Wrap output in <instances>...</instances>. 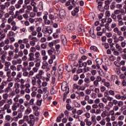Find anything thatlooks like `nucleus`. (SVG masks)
<instances>
[{
  "mask_svg": "<svg viewBox=\"0 0 126 126\" xmlns=\"http://www.w3.org/2000/svg\"><path fill=\"white\" fill-rule=\"evenodd\" d=\"M121 95L120 94H117L115 95V98L117 100H122V101H125L126 99V90L124 89L121 91Z\"/></svg>",
  "mask_w": 126,
  "mask_h": 126,
  "instance_id": "obj_1",
  "label": "nucleus"
},
{
  "mask_svg": "<svg viewBox=\"0 0 126 126\" xmlns=\"http://www.w3.org/2000/svg\"><path fill=\"white\" fill-rule=\"evenodd\" d=\"M49 13L47 11L44 12V15L43 17V19L44 20V23L45 25H52L54 24V22L48 19V15Z\"/></svg>",
  "mask_w": 126,
  "mask_h": 126,
  "instance_id": "obj_2",
  "label": "nucleus"
},
{
  "mask_svg": "<svg viewBox=\"0 0 126 126\" xmlns=\"http://www.w3.org/2000/svg\"><path fill=\"white\" fill-rule=\"evenodd\" d=\"M42 32L46 35H51L53 33V29L48 27H44L42 29Z\"/></svg>",
  "mask_w": 126,
  "mask_h": 126,
  "instance_id": "obj_3",
  "label": "nucleus"
},
{
  "mask_svg": "<svg viewBox=\"0 0 126 126\" xmlns=\"http://www.w3.org/2000/svg\"><path fill=\"white\" fill-rule=\"evenodd\" d=\"M113 39L115 43H118L119 42H123L125 40V37L122 35H119L118 37L117 34L113 35Z\"/></svg>",
  "mask_w": 126,
  "mask_h": 126,
  "instance_id": "obj_4",
  "label": "nucleus"
},
{
  "mask_svg": "<svg viewBox=\"0 0 126 126\" xmlns=\"http://www.w3.org/2000/svg\"><path fill=\"white\" fill-rule=\"evenodd\" d=\"M61 88L63 91H65V94H68L69 93V88L67 87V84L66 83H63Z\"/></svg>",
  "mask_w": 126,
  "mask_h": 126,
  "instance_id": "obj_5",
  "label": "nucleus"
},
{
  "mask_svg": "<svg viewBox=\"0 0 126 126\" xmlns=\"http://www.w3.org/2000/svg\"><path fill=\"white\" fill-rule=\"evenodd\" d=\"M84 100L88 102V104L92 105L94 103V100L92 99H90V96L88 95H85L84 96Z\"/></svg>",
  "mask_w": 126,
  "mask_h": 126,
  "instance_id": "obj_6",
  "label": "nucleus"
},
{
  "mask_svg": "<svg viewBox=\"0 0 126 126\" xmlns=\"http://www.w3.org/2000/svg\"><path fill=\"white\" fill-rule=\"evenodd\" d=\"M74 30V24L73 23H69L67 26V31L68 32H72Z\"/></svg>",
  "mask_w": 126,
  "mask_h": 126,
  "instance_id": "obj_7",
  "label": "nucleus"
},
{
  "mask_svg": "<svg viewBox=\"0 0 126 126\" xmlns=\"http://www.w3.org/2000/svg\"><path fill=\"white\" fill-rule=\"evenodd\" d=\"M7 23H8V24L9 25L11 24V25L16 23V22L14 21V17H13V16H12L8 18L7 20Z\"/></svg>",
  "mask_w": 126,
  "mask_h": 126,
  "instance_id": "obj_8",
  "label": "nucleus"
},
{
  "mask_svg": "<svg viewBox=\"0 0 126 126\" xmlns=\"http://www.w3.org/2000/svg\"><path fill=\"white\" fill-rule=\"evenodd\" d=\"M42 69H45L46 72L50 71L51 70V67L49 66V63H46L45 64H43L41 67Z\"/></svg>",
  "mask_w": 126,
  "mask_h": 126,
  "instance_id": "obj_9",
  "label": "nucleus"
},
{
  "mask_svg": "<svg viewBox=\"0 0 126 126\" xmlns=\"http://www.w3.org/2000/svg\"><path fill=\"white\" fill-rule=\"evenodd\" d=\"M95 63H96V66L98 68V69H100L101 64L103 63V60L101 59L100 58H97L95 60Z\"/></svg>",
  "mask_w": 126,
  "mask_h": 126,
  "instance_id": "obj_10",
  "label": "nucleus"
},
{
  "mask_svg": "<svg viewBox=\"0 0 126 126\" xmlns=\"http://www.w3.org/2000/svg\"><path fill=\"white\" fill-rule=\"evenodd\" d=\"M60 18L61 19H64L65 18V11L64 9H61L60 11Z\"/></svg>",
  "mask_w": 126,
  "mask_h": 126,
  "instance_id": "obj_11",
  "label": "nucleus"
},
{
  "mask_svg": "<svg viewBox=\"0 0 126 126\" xmlns=\"http://www.w3.org/2000/svg\"><path fill=\"white\" fill-rule=\"evenodd\" d=\"M22 77V75L21 74V73H19L17 74L16 77L14 78V81L15 82L17 83H19V82H20V78Z\"/></svg>",
  "mask_w": 126,
  "mask_h": 126,
  "instance_id": "obj_12",
  "label": "nucleus"
},
{
  "mask_svg": "<svg viewBox=\"0 0 126 126\" xmlns=\"http://www.w3.org/2000/svg\"><path fill=\"white\" fill-rule=\"evenodd\" d=\"M61 41L62 42L63 46H65L67 44V40H66V38L65 37V35H62Z\"/></svg>",
  "mask_w": 126,
  "mask_h": 126,
  "instance_id": "obj_13",
  "label": "nucleus"
},
{
  "mask_svg": "<svg viewBox=\"0 0 126 126\" xmlns=\"http://www.w3.org/2000/svg\"><path fill=\"white\" fill-rule=\"evenodd\" d=\"M20 104L18 103H13L11 106L12 111H16L19 108Z\"/></svg>",
  "mask_w": 126,
  "mask_h": 126,
  "instance_id": "obj_14",
  "label": "nucleus"
},
{
  "mask_svg": "<svg viewBox=\"0 0 126 126\" xmlns=\"http://www.w3.org/2000/svg\"><path fill=\"white\" fill-rule=\"evenodd\" d=\"M68 59L70 61H75V60L77 59V55H76V54H70L68 56Z\"/></svg>",
  "mask_w": 126,
  "mask_h": 126,
  "instance_id": "obj_15",
  "label": "nucleus"
},
{
  "mask_svg": "<svg viewBox=\"0 0 126 126\" xmlns=\"http://www.w3.org/2000/svg\"><path fill=\"white\" fill-rule=\"evenodd\" d=\"M113 32L117 34L118 36H121V35H123L122 32L120 31L118 27H116L113 29Z\"/></svg>",
  "mask_w": 126,
  "mask_h": 126,
  "instance_id": "obj_16",
  "label": "nucleus"
},
{
  "mask_svg": "<svg viewBox=\"0 0 126 126\" xmlns=\"http://www.w3.org/2000/svg\"><path fill=\"white\" fill-rule=\"evenodd\" d=\"M11 29V26L9 24L6 25L5 28L3 29L4 33H7Z\"/></svg>",
  "mask_w": 126,
  "mask_h": 126,
  "instance_id": "obj_17",
  "label": "nucleus"
},
{
  "mask_svg": "<svg viewBox=\"0 0 126 126\" xmlns=\"http://www.w3.org/2000/svg\"><path fill=\"white\" fill-rule=\"evenodd\" d=\"M35 55L34 53H30L29 54V60L30 62H33V61H35Z\"/></svg>",
  "mask_w": 126,
  "mask_h": 126,
  "instance_id": "obj_18",
  "label": "nucleus"
},
{
  "mask_svg": "<svg viewBox=\"0 0 126 126\" xmlns=\"http://www.w3.org/2000/svg\"><path fill=\"white\" fill-rule=\"evenodd\" d=\"M64 69V66L63 65H60L58 68V73L60 74H62L63 72V70Z\"/></svg>",
  "mask_w": 126,
  "mask_h": 126,
  "instance_id": "obj_19",
  "label": "nucleus"
},
{
  "mask_svg": "<svg viewBox=\"0 0 126 126\" xmlns=\"http://www.w3.org/2000/svg\"><path fill=\"white\" fill-rule=\"evenodd\" d=\"M115 47L118 50V52H119V53H123V48L122 47V46H120L119 43H117L116 44Z\"/></svg>",
  "mask_w": 126,
  "mask_h": 126,
  "instance_id": "obj_20",
  "label": "nucleus"
},
{
  "mask_svg": "<svg viewBox=\"0 0 126 126\" xmlns=\"http://www.w3.org/2000/svg\"><path fill=\"white\" fill-rule=\"evenodd\" d=\"M51 73L52 74H53V75H55V76H57V75H58V72H57V67H56V66H53L52 67Z\"/></svg>",
  "mask_w": 126,
  "mask_h": 126,
  "instance_id": "obj_21",
  "label": "nucleus"
},
{
  "mask_svg": "<svg viewBox=\"0 0 126 126\" xmlns=\"http://www.w3.org/2000/svg\"><path fill=\"white\" fill-rule=\"evenodd\" d=\"M32 84L33 86H36V85H37V80L36 77H33L32 78Z\"/></svg>",
  "mask_w": 126,
  "mask_h": 126,
  "instance_id": "obj_22",
  "label": "nucleus"
},
{
  "mask_svg": "<svg viewBox=\"0 0 126 126\" xmlns=\"http://www.w3.org/2000/svg\"><path fill=\"white\" fill-rule=\"evenodd\" d=\"M118 80V76L116 75H113L110 77V81H116Z\"/></svg>",
  "mask_w": 126,
  "mask_h": 126,
  "instance_id": "obj_23",
  "label": "nucleus"
},
{
  "mask_svg": "<svg viewBox=\"0 0 126 126\" xmlns=\"http://www.w3.org/2000/svg\"><path fill=\"white\" fill-rule=\"evenodd\" d=\"M113 0H107L105 1V9H108V8H109V4H110V3H111V2H112V1Z\"/></svg>",
  "mask_w": 126,
  "mask_h": 126,
  "instance_id": "obj_24",
  "label": "nucleus"
},
{
  "mask_svg": "<svg viewBox=\"0 0 126 126\" xmlns=\"http://www.w3.org/2000/svg\"><path fill=\"white\" fill-rule=\"evenodd\" d=\"M32 112V109L30 107H27L25 111V115H29Z\"/></svg>",
  "mask_w": 126,
  "mask_h": 126,
  "instance_id": "obj_25",
  "label": "nucleus"
},
{
  "mask_svg": "<svg viewBox=\"0 0 126 126\" xmlns=\"http://www.w3.org/2000/svg\"><path fill=\"white\" fill-rule=\"evenodd\" d=\"M78 63L79 64L80 67H82L83 66L86 67V66H87V63H82V62L79 61Z\"/></svg>",
  "mask_w": 126,
  "mask_h": 126,
  "instance_id": "obj_26",
  "label": "nucleus"
},
{
  "mask_svg": "<svg viewBox=\"0 0 126 126\" xmlns=\"http://www.w3.org/2000/svg\"><path fill=\"white\" fill-rule=\"evenodd\" d=\"M3 51H4V53H5V54H7V52H6V51H8V50H9V45H5L3 48Z\"/></svg>",
  "mask_w": 126,
  "mask_h": 126,
  "instance_id": "obj_27",
  "label": "nucleus"
},
{
  "mask_svg": "<svg viewBox=\"0 0 126 126\" xmlns=\"http://www.w3.org/2000/svg\"><path fill=\"white\" fill-rule=\"evenodd\" d=\"M11 25L12 26L11 29L12 31H15L16 30H17V26H16V23H15V24H13V25Z\"/></svg>",
  "mask_w": 126,
  "mask_h": 126,
  "instance_id": "obj_28",
  "label": "nucleus"
},
{
  "mask_svg": "<svg viewBox=\"0 0 126 126\" xmlns=\"http://www.w3.org/2000/svg\"><path fill=\"white\" fill-rule=\"evenodd\" d=\"M117 106H118L119 108H121V109H123V106H124V101H118V103L117 104Z\"/></svg>",
  "mask_w": 126,
  "mask_h": 126,
  "instance_id": "obj_29",
  "label": "nucleus"
},
{
  "mask_svg": "<svg viewBox=\"0 0 126 126\" xmlns=\"http://www.w3.org/2000/svg\"><path fill=\"white\" fill-rule=\"evenodd\" d=\"M85 122L86 124V126H92V122L91 121H89V120L86 119H85Z\"/></svg>",
  "mask_w": 126,
  "mask_h": 126,
  "instance_id": "obj_30",
  "label": "nucleus"
},
{
  "mask_svg": "<svg viewBox=\"0 0 126 126\" xmlns=\"http://www.w3.org/2000/svg\"><path fill=\"white\" fill-rule=\"evenodd\" d=\"M7 36H8V37H13V36H15V33H14V32H12V31H10L9 32Z\"/></svg>",
  "mask_w": 126,
  "mask_h": 126,
  "instance_id": "obj_31",
  "label": "nucleus"
},
{
  "mask_svg": "<svg viewBox=\"0 0 126 126\" xmlns=\"http://www.w3.org/2000/svg\"><path fill=\"white\" fill-rule=\"evenodd\" d=\"M23 7H24V8H27V10H29L30 11L32 10V9H33V8L30 5L23 6Z\"/></svg>",
  "mask_w": 126,
  "mask_h": 126,
  "instance_id": "obj_32",
  "label": "nucleus"
},
{
  "mask_svg": "<svg viewBox=\"0 0 126 126\" xmlns=\"http://www.w3.org/2000/svg\"><path fill=\"white\" fill-rule=\"evenodd\" d=\"M9 108H10V106L7 104H6L4 105L2 110L3 111H6L8 109H9Z\"/></svg>",
  "mask_w": 126,
  "mask_h": 126,
  "instance_id": "obj_33",
  "label": "nucleus"
},
{
  "mask_svg": "<svg viewBox=\"0 0 126 126\" xmlns=\"http://www.w3.org/2000/svg\"><path fill=\"white\" fill-rule=\"evenodd\" d=\"M19 94L16 95V96L13 98L14 103H18V101H19Z\"/></svg>",
  "mask_w": 126,
  "mask_h": 126,
  "instance_id": "obj_34",
  "label": "nucleus"
},
{
  "mask_svg": "<svg viewBox=\"0 0 126 126\" xmlns=\"http://www.w3.org/2000/svg\"><path fill=\"white\" fill-rule=\"evenodd\" d=\"M14 88L20 89V84H19V83H15L14 84Z\"/></svg>",
  "mask_w": 126,
  "mask_h": 126,
  "instance_id": "obj_35",
  "label": "nucleus"
},
{
  "mask_svg": "<svg viewBox=\"0 0 126 126\" xmlns=\"http://www.w3.org/2000/svg\"><path fill=\"white\" fill-rule=\"evenodd\" d=\"M21 69H22L23 71H24V69H23V67L22 64H19L17 66V71H20Z\"/></svg>",
  "mask_w": 126,
  "mask_h": 126,
  "instance_id": "obj_36",
  "label": "nucleus"
},
{
  "mask_svg": "<svg viewBox=\"0 0 126 126\" xmlns=\"http://www.w3.org/2000/svg\"><path fill=\"white\" fill-rule=\"evenodd\" d=\"M51 94L53 95L54 94H56L57 92V90H56V88L55 87H53L51 90Z\"/></svg>",
  "mask_w": 126,
  "mask_h": 126,
  "instance_id": "obj_37",
  "label": "nucleus"
},
{
  "mask_svg": "<svg viewBox=\"0 0 126 126\" xmlns=\"http://www.w3.org/2000/svg\"><path fill=\"white\" fill-rule=\"evenodd\" d=\"M65 68H66L67 71L69 72L71 71V70H72V66L70 65L68 66V65H66Z\"/></svg>",
  "mask_w": 126,
  "mask_h": 126,
  "instance_id": "obj_38",
  "label": "nucleus"
},
{
  "mask_svg": "<svg viewBox=\"0 0 126 126\" xmlns=\"http://www.w3.org/2000/svg\"><path fill=\"white\" fill-rule=\"evenodd\" d=\"M91 90L89 89H87L86 90H85V93L86 95H90V94H91Z\"/></svg>",
  "mask_w": 126,
  "mask_h": 126,
  "instance_id": "obj_39",
  "label": "nucleus"
},
{
  "mask_svg": "<svg viewBox=\"0 0 126 126\" xmlns=\"http://www.w3.org/2000/svg\"><path fill=\"white\" fill-rule=\"evenodd\" d=\"M54 52H55V49H51L50 50H48L47 52L49 56H51L54 53Z\"/></svg>",
  "mask_w": 126,
  "mask_h": 126,
  "instance_id": "obj_40",
  "label": "nucleus"
},
{
  "mask_svg": "<svg viewBox=\"0 0 126 126\" xmlns=\"http://www.w3.org/2000/svg\"><path fill=\"white\" fill-rule=\"evenodd\" d=\"M5 67L7 68H9V66L11 65V63L10 62H6L4 63Z\"/></svg>",
  "mask_w": 126,
  "mask_h": 126,
  "instance_id": "obj_41",
  "label": "nucleus"
},
{
  "mask_svg": "<svg viewBox=\"0 0 126 126\" xmlns=\"http://www.w3.org/2000/svg\"><path fill=\"white\" fill-rule=\"evenodd\" d=\"M7 105H8L9 106H11V105H12V103H13V100H12V99L10 98L9 99H7Z\"/></svg>",
  "mask_w": 126,
  "mask_h": 126,
  "instance_id": "obj_42",
  "label": "nucleus"
},
{
  "mask_svg": "<svg viewBox=\"0 0 126 126\" xmlns=\"http://www.w3.org/2000/svg\"><path fill=\"white\" fill-rule=\"evenodd\" d=\"M92 123H93L94 126H95L96 124H97V121L96 120V118L94 117H92Z\"/></svg>",
  "mask_w": 126,
  "mask_h": 126,
  "instance_id": "obj_43",
  "label": "nucleus"
},
{
  "mask_svg": "<svg viewBox=\"0 0 126 126\" xmlns=\"http://www.w3.org/2000/svg\"><path fill=\"white\" fill-rule=\"evenodd\" d=\"M5 121H7L8 122H10V120H11V116L9 115H7L5 116Z\"/></svg>",
  "mask_w": 126,
  "mask_h": 126,
  "instance_id": "obj_44",
  "label": "nucleus"
},
{
  "mask_svg": "<svg viewBox=\"0 0 126 126\" xmlns=\"http://www.w3.org/2000/svg\"><path fill=\"white\" fill-rule=\"evenodd\" d=\"M42 102H43V99H37L36 101V104L37 106H41L42 105Z\"/></svg>",
  "mask_w": 126,
  "mask_h": 126,
  "instance_id": "obj_45",
  "label": "nucleus"
},
{
  "mask_svg": "<svg viewBox=\"0 0 126 126\" xmlns=\"http://www.w3.org/2000/svg\"><path fill=\"white\" fill-rule=\"evenodd\" d=\"M102 45L104 46V48L105 49H106V50L110 48V44L108 43H102Z\"/></svg>",
  "mask_w": 126,
  "mask_h": 126,
  "instance_id": "obj_46",
  "label": "nucleus"
},
{
  "mask_svg": "<svg viewBox=\"0 0 126 126\" xmlns=\"http://www.w3.org/2000/svg\"><path fill=\"white\" fill-rule=\"evenodd\" d=\"M10 69H11V70H12V71H16L17 68L15 66V65H11L10 66Z\"/></svg>",
  "mask_w": 126,
  "mask_h": 126,
  "instance_id": "obj_47",
  "label": "nucleus"
},
{
  "mask_svg": "<svg viewBox=\"0 0 126 126\" xmlns=\"http://www.w3.org/2000/svg\"><path fill=\"white\" fill-rule=\"evenodd\" d=\"M30 44L32 47H34L36 45V40H31L30 41Z\"/></svg>",
  "mask_w": 126,
  "mask_h": 126,
  "instance_id": "obj_48",
  "label": "nucleus"
},
{
  "mask_svg": "<svg viewBox=\"0 0 126 126\" xmlns=\"http://www.w3.org/2000/svg\"><path fill=\"white\" fill-rule=\"evenodd\" d=\"M49 18L50 19L51 21H53L55 19V16L52 14H49L48 15Z\"/></svg>",
  "mask_w": 126,
  "mask_h": 126,
  "instance_id": "obj_49",
  "label": "nucleus"
},
{
  "mask_svg": "<svg viewBox=\"0 0 126 126\" xmlns=\"http://www.w3.org/2000/svg\"><path fill=\"white\" fill-rule=\"evenodd\" d=\"M13 85L14 86V83L13 82H9L8 83V87L9 88H12V87H13Z\"/></svg>",
  "mask_w": 126,
  "mask_h": 126,
  "instance_id": "obj_50",
  "label": "nucleus"
},
{
  "mask_svg": "<svg viewBox=\"0 0 126 126\" xmlns=\"http://www.w3.org/2000/svg\"><path fill=\"white\" fill-rule=\"evenodd\" d=\"M8 94H4L2 95V98L3 99H4V100H7V99H8Z\"/></svg>",
  "mask_w": 126,
  "mask_h": 126,
  "instance_id": "obj_51",
  "label": "nucleus"
},
{
  "mask_svg": "<svg viewBox=\"0 0 126 126\" xmlns=\"http://www.w3.org/2000/svg\"><path fill=\"white\" fill-rule=\"evenodd\" d=\"M111 9L114 10L115 8H116V3L115 2H113L111 3V5L110 6Z\"/></svg>",
  "mask_w": 126,
  "mask_h": 126,
  "instance_id": "obj_52",
  "label": "nucleus"
},
{
  "mask_svg": "<svg viewBox=\"0 0 126 126\" xmlns=\"http://www.w3.org/2000/svg\"><path fill=\"white\" fill-rule=\"evenodd\" d=\"M39 10H43V2H40L38 5Z\"/></svg>",
  "mask_w": 126,
  "mask_h": 126,
  "instance_id": "obj_53",
  "label": "nucleus"
},
{
  "mask_svg": "<svg viewBox=\"0 0 126 126\" xmlns=\"http://www.w3.org/2000/svg\"><path fill=\"white\" fill-rule=\"evenodd\" d=\"M91 97L92 99H96V98H97V94L96 93H93L91 95Z\"/></svg>",
  "mask_w": 126,
  "mask_h": 126,
  "instance_id": "obj_54",
  "label": "nucleus"
},
{
  "mask_svg": "<svg viewBox=\"0 0 126 126\" xmlns=\"http://www.w3.org/2000/svg\"><path fill=\"white\" fill-rule=\"evenodd\" d=\"M117 18L118 19V21H120L123 20V16L121 14H119L117 16Z\"/></svg>",
  "mask_w": 126,
  "mask_h": 126,
  "instance_id": "obj_55",
  "label": "nucleus"
},
{
  "mask_svg": "<svg viewBox=\"0 0 126 126\" xmlns=\"http://www.w3.org/2000/svg\"><path fill=\"white\" fill-rule=\"evenodd\" d=\"M120 108L117 105H115L113 108V110L114 111V112H118L119 111V109Z\"/></svg>",
  "mask_w": 126,
  "mask_h": 126,
  "instance_id": "obj_56",
  "label": "nucleus"
},
{
  "mask_svg": "<svg viewBox=\"0 0 126 126\" xmlns=\"http://www.w3.org/2000/svg\"><path fill=\"white\" fill-rule=\"evenodd\" d=\"M30 51L31 53H35L36 52V48L34 46H32L30 48Z\"/></svg>",
  "mask_w": 126,
  "mask_h": 126,
  "instance_id": "obj_57",
  "label": "nucleus"
},
{
  "mask_svg": "<svg viewBox=\"0 0 126 126\" xmlns=\"http://www.w3.org/2000/svg\"><path fill=\"white\" fill-rule=\"evenodd\" d=\"M84 116L87 118V119H90V117H91V115L89 113V112H86L85 114H84Z\"/></svg>",
  "mask_w": 126,
  "mask_h": 126,
  "instance_id": "obj_58",
  "label": "nucleus"
},
{
  "mask_svg": "<svg viewBox=\"0 0 126 126\" xmlns=\"http://www.w3.org/2000/svg\"><path fill=\"white\" fill-rule=\"evenodd\" d=\"M12 91V90L11 89V88H9L7 87L5 89V92L6 93H8L9 92H11Z\"/></svg>",
  "mask_w": 126,
  "mask_h": 126,
  "instance_id": "obj_59",
  "label": "nucleus"
},
{
  "mask_svg": "<svg viewBox=\"0 0 126 126\" xmlns=\"http://www.w3.org/2000/svg\"><path fill=\"white\" fill-rule=\"evenodd\" d=\"M79 51L81 54H84L86 52V50H85V49L82 47L80 48Z\"/></svg>",
  "mask_w": 126,
  "mask_h": 126,
  "instance_id": "obj_60",
  "label": "nucleus"
},
{
  "mask_svg": "<svg viewBox=\"0 0 126 126\" xmlns=\"http://www.w3.org/2000/svg\"><path fill=\"white\" fill-rule=\"evenodd\" d=\"M111 17L114 21H117V15L115 14H112Z\"/></svg>",
  "mask_w": 126,
  "mask_h": 126,
  "instance_id": "obj_61",
  "label": "nucleus"
},
{
  "mask_svg": "<svg viewBox=\"0 0 126 126\" xmlns=\"http://www.w3.org/2000/svg\"><path fill=\"white\" fill-rule=\"evenodd\" d=\"M99 124L101 126H104L106 125V121H105L104 119H103L99 122Z\"/></svg>",
  "mask_w": 126,
  "mask_h": 126,
  "instance_id": "obj_62",
  "label": "nucleus"
},
{
  "mask_svg": "<svg viewBox=\"0 0 126 126\" xmlns=\"http://www.w3.org/2000/svg\"><path fill=\"white\" fill-rule=\"evenodd\" d=\"M120 30L121 32H125V31H126V26H123V27H121Z\"/></svg>",
  "mask_w": 126,
  "mask_h": 126,
  "instance_id": "obj_63",
  "label": "nucleus"
},
{
  "mask_svg": "<svg viewBox=\"0 0 126 126\" xmlns=\"http://www.w3.org/2000/svg\"><path fill=\"white\" fill-rule=\"evenodd\" d=\"M78 30L79 32H84V28L82 26L78 28Z\"/></svg>",
  "mask_w": 126,
  "mask_h": 126,
  "instance_id": "obj_64",
  "label": "nucleus"
}]
</instances>
